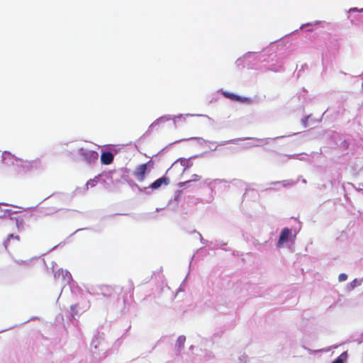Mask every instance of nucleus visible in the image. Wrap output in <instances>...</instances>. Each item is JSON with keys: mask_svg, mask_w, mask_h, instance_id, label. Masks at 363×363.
Here are the masks:
<instances>
[{"mask_svg": "<svg viewBox=\"0 0 363 363\" xmlns=\"http://www.w3.org/2000/svg\"><path fill=\"white\" fill-rule=\"evenodd\" d=\"M113 155L111 152H103L101 155V162L102 164L108 165L113 162Z\"/></svg>", "mask_w": 363, "mask_h": 363, "instance_id": "nucleus-7", "label": "nucleus"}, {"mask_svg": "<svg viewBox=\"0 0 363 363\" xmlns=\"http://www.w3.org/2000/svg\"><path fill=\"white\" fill-rule=\"evenodd\" d=\"M201 179V177L197 174H193L191 179L186 181L184 184L189 183L190 182H196Z\"/></svg>", "mask_w": 363, "mask_h": 363, "instance_id": "nucleus-10", "label": "nucleus"}, {"mask_svg": "<svg viewBox=\"0 0 363 363\" xmlns=\"http://www.w3.org/2000/svg\"><path fill=\"white\" fill-rule=\"evenodd\" d=\"M20 167H21V172L26 173L32 171L33 169H35L38 168V162L33 160V161H20Z\"/></svg>", "mask_w": 363, "mask_h": 363, "instance_id": "nucleus-4", "label": "nucleus"}, {"mask_svg": "<svg viewBox=\"0 0 363 363\" xmlns=\"http://www.w3.org/2000/svg\"><path fill=\"white\" fill-rule=\"evenodd\" d=\"M147 169V163L140 164L135 168L133 175L139 182H143L145 180Z\"/></svg>", "mask_w": 363, "mask_h": 363, "instance_id": "nucleus-3", "label": "nucleus"}, {"mask_svg": "<svg viewBox=\"0 0 363 363\" xmlns=\"http://www.w3.org/2000/svg\"><path fill=\"white\" fill-rule=\"evenodd\" d=\"M332 363H343V359H342L341 356L338 357L335 361H333Z\"/></svg>", "mask_w": 363, "mask_h": 363, "instance_id": "nucleus-12", "label": "nucleus"}, {"mask_svg": "<svg viewBox=\"0 0 363 363\" xmlns=\"http://www.w3.org/2000/svg\"><path fill=\"white\" fill-rule=\"evenodd\" d=\"M290 234L291 230L289 228H284L280 233L279 238L278 240V245L281 246L284 243L286 242L289 240Z\"/></svg>", "mask_w": 363, "mask_h": 363, "instance_id": "nucleus-6", "label": "nucleus"}, {"mask_svg": "<svg viewBox=\"0 0 363 363\" xmlns=\"http://www.w3.org/2000/svg\"><path fill=\"white\" fill-rule=\"evenodd\" d=\"M184 341H185L184 337L181 336L178 338V342H179V344H183Z\"/></svg>", "mask_w": 363, "mask_h": 363, "instance_id": "nucleus-13", "label": "nucleus"}, {"mask_svg": "<svg viewBox=\"0 0 363 363\" xmlns=\"http://www.w3.org/2000/svg\"><path fill=\"white\" fill-rule=\"evenodd\" d=\"M350 11H357V9L356 8H353V9H351Z\"/></svg>", "mask_w": 363, "mask_h": 363, "instance_id": "nucleus-14", "label": "nucleus"}, {"mask_svg": "<svg viewBox=\"0 0 363 363\" xmlns=\"http://www.w3.org/2000/svg\"><path fill=\"white\" fill-rule=\"evenodd\" d=\"M347 279V276L345 274H340L338 277V280L340 281H345Z\"/></svg>", "mask_w": 363, "mask_h": 363, "instance_id": "nucleus-11", "label": "nucleus"}, {"mask_svg": "<svg viewBox=\"0 0 363 363\" xmlns=\"http://www.w3.org/2000/svg\"><path fill=\"white\" fill-rule=\"evenodd\" d=\"M11 240H16L17 242H18L20 240V238L18 235H14L13 234H9L4 242L6 248H8V247L10 245Z\"/></svg>", "mask_w": 363, "mask_h": 363, "instance_id": "nucleus-9", "label": "nucleus"}, {"mask_svg": "<svg viewBox=\"0 0 363 363\" xmlns=\"http://www.w3.org/2000/svg\"><path fill=\"white\" fill-rule=\"evenodd\" d=\"M169 183V179L168 177L163 176L157 180H155L153 183H152L150 187L152 189H156L160 188L162 185H168Z\"/></svg>", "mask_w": 363, "mask_h": 363, "instance_id": "nucleus-5", "label": "nucleus"}, {"mask_svg": "<svg viewBox=\"0 0 363 363\" xmlns=\"http://www.w3.org/2000/svg\"><path fill=\"white\" fill-rule=\"evenodd\" d=\"M79 153L83 160L89 164L96 162L99 158V154L96 151L84 147L80 148Z\"/></svg>", "mask_w": 363, "mask_h": 363, "instance_id": "nucleus-1", "label": "nucleus"}, {"mask_svg": "<svg viewBox=\"0 0 363 363\" xmlns=\"http://www.w3.org/2000/svg\"><path fill=\"white\" fill-rule=\"evenodd\" d=\"M71 277L70 273L62 269H58L55 273V278L56 280L61 281L62 284H68Z\"/></svg>", "mask_w": 363, "mask_h": 363, "instance_id": "nucleus-2", "label": "nucleus"}, {"mask_svg": "<svg viewBox=\"0 0 363 363\" xmlns=\"http://www.w3.org/2000/svg\"><path fill=\"white\" fill-rule=\"evenodd\" d=\"M224 95L225 97H227L230 99L236 101L246 102V101H250L248 98H245V97L243 98V97H241L240 96H238V95H235V94H231V93H224Z\"/></svg>", "mask_w": 363, "mask_h": 363, "instance_id": "nucleus-8", "label": "nucleus"}]
</instances>
